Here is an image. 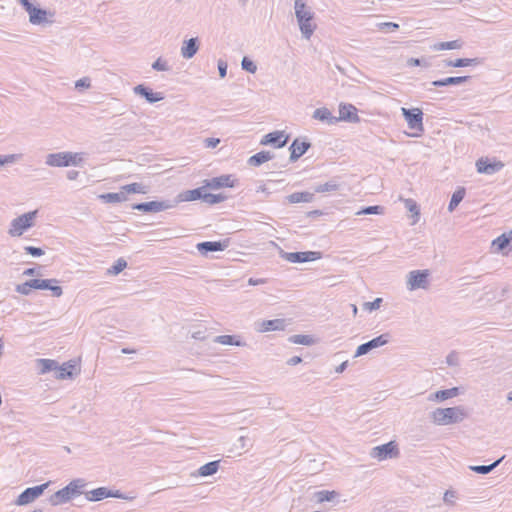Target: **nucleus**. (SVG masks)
<instances>
[{
    "instance_id": "1",
    "label": "nucleus",
    "mask_w": 512,
    "mask_h": 512,
    "mask_svg": "<svg viewBox=\"0 0 512 512\" xmlns=\"http://www.w3.org/2000/svg\"><path fill=\"white\" fill-rule=\"evenodd\" d=\"M294 10L301 34L303 38L309 40L317 27L313 22L314 13L307 6L305 0H295Z\"/></svg>"
},
{
    "instance_id": "2",
    "label": "nucleus",
    "mask_w": 512,
    "mask_h": 512,
    "mask_svg": "<svg viewBox=\"0 0 512 512\" xmlns=\"http://www.w3.org/2000/svg\"><path fill=\"white\" fill-rule=\"evenodd\" d=\"M467 417L463 406L436 408L430 413L432 422L439 426H446L462 422Z\"/></svg>"
},
{
    "instance_id": "3",
    "label": "nucleus",
    "mask_w": 512,
    "mask_h": 512,
    "mask_svg": "<svg viewBox=\"0 0 512 512\" xmlns=\"http://www.w3.org/2000/svg\"><path fill=\"white\" fill-rule=\"evenodd\" d=\"M84 486L85 482H69L67 486L52 494L49 501L53 506L67 503L75 496L80 495V489Z\"/></svg>"
},
{
    "instance_id": "4",
    "label": "nucleus",
    "mask_w": 512,
    "mask_h": 512,
    "mask_svg": "<svg viewBox=\"0 0 512 512\" xmlns=\"http://www.w3.org/2000/svg\"><path fill=\"white\" fill-rule=\"evenodd\" d=\"M37 210L24 213L12 220L9 229L11 236H21L23 232L33 226V221L36 218Z\"/></svg>"
},
{
    "instance_id": "5",
    "label": "nucleus",
    "mask_w": 512,
    "mask_h": 512,
    "mask_svg": "<svg viewBox=\"0 0 512 512\" xmlns=\"http://www.w3.org/2000/svg\"><path fill=\"white\" fill-rule=\"evenodd\" d=\"M177 201L162 200V201H149L141 202L132 205V209L144 213H158L176 207Z\"/></svg>"
},
{
    "instance_id": "6",
    "label": "nucleus",
    "mask_w": 512,
    "mask_h": 512,
    "mask_svg": "<svg viewBox=\"0 0 512 512\" xmlns=\"http://www.w3.org/2000/svg\"><path fill=\"white\" fill-rule=\"evenodd\" d=\"M430 272L427 269L413 270L407 275V289L414 291L417 289H427L429 286Z\"/></svg>"
},
{
    "instance_id": "7",
    "label": "nucleus",
    "mask_w": 512,
    "mask_h": 512,
    "mask_svg": "<svg viewBox=\"0 0 512 512\" xmlns=\"http://www.w3.org/2000/svg\"><path fill=\"white\" fill-rule=\"evenodd\" d=\"M279 255L282 259L291 263H305L318 260L322 257L320 251H304V252H286L280 250Z\"/></svg>"
},
{
    "instance_id": "8",
    "label": "nucleus",
    "mask_w": 512,
    "mask_h": 512,
    "mask_svg": "<svg viewBox=\"0 0 512 512\" xmlns=\"http://www.w3.org/2000/svg\"><path fill=\"white\" fill-rule=\"evenodd\" d=\"M401 112L410 129L420 133L424 132L423 112L421 109L402 107Z\"/></svg>"
},
{
    "instance_id": "9",
    "label": "nucleus",
    "mask_w": 512,
    "mask_h": 512,
    "mask_svg": "<svg viewBox=\"0 0 512 512\" xmlns=\"http://www.w3.org/2000/svg\"><path fill=\"white\" fill-rule=\"evenodd\" d=\"M51 482H44L41 485L30 487L25 489L17 498L15 503L19 506L27 505L34 500H36L39 496L43 494V492L48 488Z\"/></svg>"
},
{
    "instance_id": "10",
    "label": "nucleus",
    "mask_w": 512,
    "mask_h": 512,
    "mask_svg": "<svg viewBox=\"0 0 512 512\" xmlns=\"http://www.w3.org/2000/svg\"><path fill=\"white\" fill-rule=\"evenodd\" d=\"M399 454L398 446L394 441L372 448L370 455L378 460H386L397 457Z\"/></svg>"
},
{
    "instance_id": "11",
    "label": "nucleus",
    "mask_w": 512,
    "mask_h": 512,
    "mask_svg": "<svg viewBox=\"0 0 512 512\" xmlns=\"http://www.w3.org/2000/svg\"><path fill=\"white\" fill-rule=\"evenodd\" d=\"M205 187L211 190H218L221 188H233L238 183V180L231 174H223L203 181Z\"/></svg>"
},
{
    "instance_id": "12",
    "label": "nucleus",
    "mask_w": 512,
    "mask_h": 512,
    "mask_svg": "<svg viewBox=\"0 0 512 512\" xmlns=\"http://www.w3.org/2000/svg\"><path fill=\"white\" fill-rule=\"evenodd\" d=\"M389 341H390V334L383 333V334L369 340L368 342L359 345L356 349L354 357H360V356L366 355L373 349H376V348L386 345Z\"/></svg>"
},
{
    "instance_id": "13",
    "label": "nucleus",
    "mask_w": 512,
    "mask_h": 512,
    "mask_svg": "<svg viewBox=\"0 0 512 512\" xmlns=\"http://www.w3.org/2000/svg\"><path fill=\"white\" fill-rule=\"evenodd\" d=\"M221 460H214L202 465L196 469H190L187 473L181 475V477H209L213 476L220 469Z\"/></svg>"
},
{
    "instance_id": "14",
    "label": "nucleus",
    "mask_w": 512,
    "mask_h": 512,
    "mask_svg": "<svg viewBox=\"0 0 512 512\" xmlns=\"http://www.w3.org/2000/svg\"><path fill=\"white\" fill-rule=\"evenodd\" d=\"M25 11L29 14V21L33 25L53 23V20L48 19V16L53 17L54 12L47 11L46 9L40 7H36L33 4Z\"/></svg>"
},
{
    "instance_id": "15",
    "label": "nucleus",
    "mask_w": 512,
    "mask_h": 512,
    "mask_svg": "<svg viewBox=\"0 0 512 512\" xmlns=\"http://www.w3.org/2000/svg\"><path fill=\"white\" fill-rule=\"evenodd\" d=\"M504 167L500 160L491 161L488 157H481L476 161V169L480 174L493 175Z\"/></svg>"
},
{
    "instance_id": "16",
    "label": "nucleus",
    "mask_w": 512,
    "mask_h": 512,
    "mask_svg": "<svg viewBox=\"0 0 512 512\" xmlns=\"http://www.w3.org/2000/svg\"><path fill=\"white\" fill-rule=\"evenodd\" d=\"M76 155H73V152H58L48 154L46 157V164L52 167H68L71 163H75L73 158Z\"/></svg>"
},
{
    "instance_id": "17",
    "label": "nucleus",
    "mask_w": 512,
    "mask_h": 512,
    "mask_svg": "<svg viewBox=\"0 0 512 512\" xmlns=\"http://www.w3.org/2000/svg\"><path fill=\"white\" fill-rule=\"evenodd\" d=\"M230 244V239L226 238L219 241H204L196 245L198 252L202 256H207L208 253L224 251Z\"/></svg>"
},
{
    "instance_id": "18",
    "label": "nucleus",
    "mask_w": 512,
    "mask_h": 512,
    "mask_svg": "<svg viewBox=\"0 0 512 512\" xmlns=\"http://www.w3.org/2000/svg\"><path fill=\"white\" fill-rule=\"evenodd\" d=\"M289 140V135H286L284 131H274L263 136L260 141L261 145H272L275 148L284 147Z\"/></svg>"
},
{
    "instance_id": "19",
    "label": "nucleus",
    "mask_w": 512,
    "mask_h": 512,
    "mask_svg": "<svg viewBox=\"0 0 512 512\" xmlns=\"http://www.w3.org/2000/svg\"><path fill=\"white\" fill-rule=\"evenodd\" d=\"M136 95L143 97L148 103L154 104L164 99V95L161 92H154L150 87L139 84L133 88Z\"/></svg>"
},
{
    "instance_id": "20",
    "label": "nucleus",
    "mask_w": 512,
    "mask_h": 512,
    "mask_svg": "<svg viewBox=\"0 0 512 512\" xmlns=\"http://www.w3.org/2000/svg\"><path fill=\"white\" fill-rule=\"evenodd\" d=\"M310 147V142L306 140L300 141L299 138L294 139V141L291 143L289 147V161L292 163L296 162L301 156H303L309 150Z\"/></svg>"
},
{
    "instance_id": "21",
    "label": "nucleus",
    "mask_w": 512,
    "mask_h": 512,
    "mask_svg": "<svg viewBox=\"0 0 512 512\" xmlns=\"http://www.w3.org/2000/svg\"><path fill=\"white\" fill-rule=\"evenodd\" d=\"M357 108L348 103H341L339 105V121H346L349 123L360 122V117L357 114Z\"/></svg>"
},
{
    "instance_id": "22",
    "label": "nucleus",
    "mask_w": 512,
    "mask_h": 512,
    "mask_svg": "<svg viewBox=\"0 0 512 512\" xmlns=\"http://www.w3.org/2000/svg\"><path fill=\"white\" fill-rule=\"evenodd\" d=\"M258 332L283 331L287 322L286 319L263 320L256 323Z\"/></svg>"
},
{
    "instance_id": "23",
    "label": "nucleus",
    "mask_w": 512,
    "mask_h": 512,
    "mask_svg": "<svg viewBox=\"0 0 512 512\" xmlns=\"http://www.w3.org/2000/svg\"><path fill=\"white\" fill-rule=\"evenodd\" d=\"M205 183H203V186L192 189V190H186L178 195L176 199L173 201H177V204L182 201H195V200H202L204 202L205 200Z\"/></svg>"
},
{
    "instance_id": "24",
    "label": "nucleus",
    "mask_w": 512,
    "mask_h": 512,
    "mask_svg": "<svg viewBox=\"0 0 512 512\" xmlns=\"http://www.w3.org/2000/svg\"><path fill=\"white\" fill-rule=\"evenodd\" d=\"M199 50L198 38L185 40L181 47V55L185 59H191Z\"/></svg>"
},
{
    "instance_id": "25",
    "label": "nucleus",
    "mask_w": 512,
    "mask_h": 512,
    "mask_svg": "<svg viewBox=\"0 0 512 512\" xmlns=\"http://www.w3.org/2000/svg\"><path fill=\"white\" fill-rule=\"evenodd\" d=\"M312 117L319 121L326 122L329 125H333L339 122V118L333 116L331 111L326 107L317 108L313 112Z\"/></svg>"
},
{
    "instance_id": "26",
    "label": "nucleus",
    "mask_w": 512,
    "mask_h": 512,
    "mask_svg": "<svg viewBox=\"0 0 512 512\" xmlns=\"http://www.w3.org/2000/svg\"><path fill=\"white\" fill-rule=\"evenodd\" d=\"M471 77L470 76H451L439 80L432 81V85L434 87H445V86H453L460 85L467 82Z\"/></svg>"
},
{
    "instance_id": "27",
    "label": "nucleus",
    "mask_w": 512,
    "mask_h": 512,
    "mask_svg": "<svg viewBox=\"0 0 512 512\" xmlns=\"http://www.w3.org/2000/svg\"><path fill=\"white\" fill-rule=\"evenodd\" d=\"M274 158V154L270 151H260L251 157H249L247 163L250 166L259 167L263 163L272 160Z\"/></svg>"
},
{
    "instance_id": "28",
    "label": "nucleus",
    "mask_w": 512,
    "mask_h": 512,
    "mask_svg": "<svg viewBox=\"0 0 512 512\" xmlns=\"http://www.w3.org/2000/svg\"><path fill=\"white\" fill-rule=\"evenodd\" d=\"M314 193L303 191V192H294L286 197V200L290 204H296V203H310L314 200Z\"/></svg>"
},
{
    "instance_id": "29",
    "label": "nucleus",
    "mask_w": 512,
    "mask_h": 512,
    "mask_svg": "<svg viewBox=\"0 0 512 512\" xmlns=\"http://www.w3.org/2000/svg\"><path fill=\"white\" fill-rule=\"evenodd\" d=\"M445 66L447 67H467V66H476L481 64V60L479 58H458L456 60H445Z\"/></svg>"
},
{
    "instance_id": "30",
    "label": "nucleus",
    "mask_w": 512,
    "mask_h": 512,
    "mask_svg": "<svg viewBox=\"0 0 512 512\" xmlns=\"http://www.w3.org/2000/svg\"><path fill=\"white\" fill-rule=\"evenodd\" d=\"M74 369L75 364L72 361L65 362L61 366L58 365V368L56 369L55 373V378L61 380L72 378Z\"/></svg>"
},
{
    "instance_id": "31",
    "label": "nucleus",
    "mask_w": 512,
    "mask_h": 512,
    "mask_svg": "<svg viewBox=\"0 0 512 512\" xmlns=\"http://www.w3.org/2000/svg\"><path fill=\"white\" fill-rule=\"evenodd\" d=\"M463 45H464V42L461 39H456V40H452V41L435 43L431 48L434 51L457 50V49H461L463 47Z\"/></svg>"
},
{
    "instance_id": "32",
    "label": "nucleus",
    "mask_w": 512,
    "mask_h": 512,
    "mask_svg": "<svg viewBox=\"0 0 512 512\" xmlns=\"http://www.w3.org/2000/svg\"><path fill=\"white\" fill-rule=\"evenodd\" d=\"M215 343L223 345H234V346H245V342L240 339L237 335H219L214 338Z\"/></svg>"
},
{
    "instance_id": "33",
    "label": "nucleus",
    "mask_w": 512,
    "mask_h": 512,
    "mask_svg": "<svg viewBox=\"0 0 512 512\" xmlns=\"http://www.w3.org/2000/svg\"><path fill=\"white\" fill-rule=\"evenodd\" d=\"M99 199H101L104 203H120L127 200V196L125 192L121 189L119 192H109L105 194L99 195Z\"/></svg>"
},
{
    "instance_id": "34",
    "label": "nucleus",
    "mask_w": 512,
    "mask_h": 512,
    "mask_svg": "<svg viewBox=\"0 0 512 512\" xmlns=\"http://www.w3.org/2000/svg\"><path fill=\"white\" fill-rule=\"evenodd\" d=\"M466 194V190L464 187H458L451 196L450 202L448 204V210L450 212L454 211L456 207L460 204V202L464 199Z\"/></svg>"
},
{
    "instance_id": "35",
    "label": "nucleus",
    "mask_w": 512,
    "mask_h": 512,
    "mask_svg": "<svg viewBox=\"0 0 512 512\" xmlns=\"http://www.w3.org/2000/svg\"><path fill=\"white\" fill-rule=\"evenodd\" d=\"M37 368L41 374L55 371L58 368V362L52 359H37Z\"/></svg>"
},
{
    "instance_id": "36",
    "label": "nucleus",
    "mask_w": 512,
    "mask_h": 512,
    "mask_svg": "<svg viewBox=\"0 0 512 512\" xmlns=\"http://www.w3.org/2000/svg\"><path fill=\"white\" fill-rule=\"evenodd\" d=\"M110 489L106 487H99L93 489L87 493V499L89 501H100L109 497Z\"/></svg>"
},
{
    "instance_id": "37",
    "label": "nucleus",
    "mask_w": 512,
    "mask_h": 512,
    "mask_svg": "<svg viewBox=\"0 0 512 512\" xmlns=\"http://www.w3.org/2000/svg\"><path fill=\"white\" fill-rule=\"evenodd\" d=\"M512 241V234H502L496 239L493 240L492 246L495 248L496 251L500 252L503 251Z\"/></svg>"
},
{
    "instance_id": "38",
    "label": "nucleus",
    "mask_w": 512,
    "mask_h": 512,
    "mask_svg": "<svg viewBox=\"0 0 512 512\" xmlns=\"http://www.w3.org/2000/svg\"><path fill=\"white\" fill-rule=\"evenodd\" d=\"M504 456L493 462L489 465H471L468 466V470L479 473V474H488L491 472L494 468H496L499 463L503 460Z\"/></svg>"
},
{
    "instance_id": "39",
    "label": "nucleus",
    "mask_w": 512,
    "mask_h": 512,
    "mask_svg": "<svg viewBox=\"0 0 512 512\" xmlns=\"http://www.w3.org/2000/svg\"><path fill=\"white\" fill-rule=\"evenodd\" d=\"M288 341L293 344H300L310 346L315 343V339L311 335L296 334L288 338Z\"/></svg>"
},
{
    "instance_id": "40",
    "label": "nucleus",
    "mask_w": 512,
    "mask_h": 512,
    "mask_svg": "<svg viewBox=\"0 0 512 512\" xmlns=\"http://www.w3.org/2000/svg\"><path fill=\"white\" fill-rule=\"evenodd\" d=\"M339 189V183L335 179H331L324 184L315 186L314 191L316 193L333 192Z\"/></svg>"
},
{
    "instance_id": "41",
    "label": "nucleus",
    "mask_w": 512,
    "mask_h": 512,
    "mask_svg": "<svg viewBox=\"0 0 512 512\" xmlns=\"http://www.w3.org/2000/svg\"><path fill=\"white\" fill-rule=\"evenodd\" d=\"M123 192H125V195L127 196L128 193H140L145 194L147 193V188L142 183H131L127 184L121 187Z\"/></svg>"
},
{
    "instance_id": "42",
    "label": "nucleus",
    "mask_w": 512,
    "mask_h": 512,
    "mask_svg": "<svg viewBox=\"0 0 512 512\" xmlns=\"http://www.w3.org/2000/svg\"><path fill=\"white\" fill-rule=\"evenodd\" d=\"M337 496H338V493L336 491H327V490L318 491L314 494L316 501L319 503H322L325 501H327V502L332 501Z\"/></svg>"
},
{
    "instance_id": "43",
    "label": "nucleus",
    "mask_w": 512,
    "mask_h": 512,
    "mask_svg": "<svg viewBox=\"0 0 512 512\" xmlns=\"http://www.w3.org/2000/svg\"><path fill=\"white\" fill-rule=\"evenodd\" d=\"M127 267V261L124 258H119L115 263L107 270L110 275H118Z\"/></svg>"
},
{
    "instance_id": "44",
    "label": "nucleus",
    "mask_w": 512,
    "mask_h": 512,
    "mask_svg": "<svg viewBox=\"0 0 512 512\" xmlns=\"http://www.w3.org/2000/svg\"><path fill=\"white\" fill-rule=\"evenodd\" d=\"M205 200L204 202L209 205H215L218 203H221L227 199V197L224 194H212V193H205Z\"/></svg>"
},
{
    "instance_id": "45",
    "label": "nucleus",
    "mask_w": 512,
    "mask_h": 512,
    "mask_svg": "<svg viewBox=\"0 0 512 512\" xmlns=\"http://www.w3.org/2000/svg\"><path fill=\"white\" fill-rule=\"evenodd\" d=\"M439 396H440V401L443 402L447 399H450V398H453V397H456L460 394V388L459 387H452V388H449V389H444V390H439Z\"/></svg>"
},
{
    "instance_id": "46",
    "label": "nucleus",
    "mask_w": 512,
    "mask_h": 512,
    "mask_svg": "<svg viewBox=\"0 0 512 512\" xmlns=\"http://www.w3.org/2000/svg\"><path fill=\"white\" fill-rule=\"evenodd\" d=\"M384 207L380 205L367 206L356 212V215H371V214H382Z\"/></svg>"
},
{
    "instance_id": "47",
    "label": "nucleus",
    "mask_w": 512,
    "mask_h": 512,
    "mask_svg": "<svg viewBox=\"0 0 512 512\" xmlns=\"http://www.w3.org/2000/svg\"><path fill=\"white\" fill-rule=\"evenodd\" d=\"M241 67L243 70L249 72V73H255L257 70L256 64L248 57H243L241 61Z\"/></svg>"
},
{
    "instance_id": "48",
    "label": "nucleus",
    "mask_w": 512,
    "mask_h": 512,
    "mask_svg": "<svg viewBox=\"0 0 512 512\" xmlns=\"http://www.w3.org/2000/svg\"><path fill=\"white\" fill-rule=\"evenodd\" d=\"M109 497L120 498L124 500H134L136 498V494L134 492H129L127 494L121 493L119 490L110 489Z\"/></svg>"
},
{
    "instance_id": "49",
    "label": "nucleus",
    "mask_w": 512,
    "mask_h": 512,
    "mask_svg": "<svg viewBox=\"0 0 512 512\" xmlns=\"http://www.w3.org/2000/svg\"><path fill=\"white\" fill-rule=\"evenodd\" d=\"M21 156L19 154L0 155V167L15 163Z\"/></svg>"
},
{
    "instance_id": "50",
    "label": "nucleus",
    "mask_w": 512,
    "mask_h": 512,
    "mask_svg": "<svg viewBox=\"0 0 512 512\" xmlns=\"http://www.w3.org/2000/svg\"><path fill=\"white\" fill-rule=\"evenodd\" d=\"M24 250L26 251L27 254L33 256V257H40L42 255H44L45 251L40 248V247H35V246H26L24 247Z\"/></svg>"
},
{
    "instance_id": "51",
    "label": "nucleus",
    "mask_w": 512,
    "mask_h": 512,
    "mask_svg": "<svg viewBox=\"0 0 512 512\" xmlns=\"http://www.w3.org/2000/svg\"><path fill=\"white\" fill-rule=\"evenodd\" d=\"M379 28L384 32H394L399 29V24L394 22H384L379 24Z\"/></svg>"
},
{
    "instance_id": "52",
    "label": "nucleus",
    "mask_w": 512,
    "mask_h": 512,
    "mask_svg": "<svg viewBox=\"0 0 512 512\" xmlns=\"http://www.w3.org/2000/svg\"><path fill=\"white\" fill-rule=\"evenodd\" d=\"M152 68L156 71H168L169 66L167 65V62L162 60V58H158L156 61L153 62Z\"/></svg>"
},
{
    "instance_id": "53",
    "label": "nucleus",
    "mask_w": 512,
    "mask_h": 512,
    "mask_svg": "<svg viewBox=\"0 0 512 512\" xmlns=\"http://www.w3.org/2000/svg\"><path fill=\"white\" fill-rule=\"evenodd\" d=\"M405 207L415 216H419V208L413 199H405Z\"/></svg>"
},
{
    "instance_id": "54",
    "label": "nucleus",
    "mask_w": 512,
    "mask_h": 512,
    "mask_svg": "<svg viewBox=\"0 0 512 512\" xmlns=\"http://www.w3.org/2000/svg\"><path fill=\"white\" fill-rule=\"evenodd\" d=\"M31 286H29V281H26L22 284H18L15 287V291L22 295H29L31 293Z\"/></svg>"
},
{
    "instance_id": "55",
    "label": "nucleus",
    "mask_w": 512,
    "mask_h": 512,
    "mask_svg": "<svg viewBox=\"0 0 512 512\" xmlns=\"http://www.w3.org/2000/svg\"><path fill=\"white\" fill-rule=\"evenodd\" d=\"M382 303V298H376L375 300L371 302H365L364 303V309L368 311H374L380 308V305Z\"/></svg>"
},
{
    "instance_id": "56",
    "label": "nucleus",
    "mask_w": 512,
    "mask_h": 512,
    "mask_svg": "<svg viewBox=\"0 0 512 512\" xmlns=\"http://www.w3.org/2000/svg\"><path fill=\"white\" fill-rule=\"evenodd\" d=\"M91 86V80L88 77H83L75 82V88L78 90L87 89Z\"/></svg>"
},
{
    "instance_id": "57",
    "label": "nucleus",
    "mask_w": 512,
    "mask_h": 512,
    "mask_svg": "<svg viewBox=\"0 0 512 512\" xmlns=\"http://www.w3.org/2000/svg\"><path fill=\"white\" fill-rule=\"evenodd\" d=\"M407 66H409V67H414V66L428 67V63L423 58H409L407 60Z\"/></svg>"
},
{
    "instance_id": "58",
    "label": "nucleus",
    "mask_w": 512,
    "mask_h": 512,
    "mask_svg": "<svg viewBox=\"0 0 512 512\" xmlns=\"http://www.w3.org/2000/svg\"><path fill=\"white\" fill-rule=\"evenodd\" d=\"M446 363L449 366H457L459 364L458 354L455 351L450 352L446 357Z\"/></svg>"
},
{
    "instance_id": "59",
    "label": "nucleus",
    "mask_w": 512,
    "mask_h": 512,
    "mask_svg": "<svg viewBox=\"0 0 512 512\" xmlns=\"http://www.w3.org/2000/svg\"><path fill=\"white\" fill-rule=\"evenodd\" d=\"M227 62L222 60V59H219L218 62H217V68H218V72H219V76L221 78H224L226 77L227 75Z\"/></svg>"
},
{
    "instance_id": "60",
    "label": "nucleus",
    "mask_w": 512,
    "mask_h": 512,
    "mask_svg": "<svg viewBox=\"0 0 512 512\" xmlns=\"http://www.w3.org/2000/svg\"><path fill=\"white\" fill-rule=\"evenodd\" d=\"M456 499V492L453 491V490H447L445 493H444V496H443V501L446 503V504H449V505H452L454 504V500Z\"/></svg>"
},
{
    "instance_id": "61",
    "label": "nucleus",
    "mask_w": 512,
    "mask_h": 512,
    "mask_svg": "<svg viewBox=\"0 0 512 512\" xmlns=\"http://www.w3.org/2000/svg\"><path fill=\"white\" fill-rule=\"evenodd\" d=\"M57 279H39L40 290H47L50 288V284H58Z\"/></svg>"
},
{
    "instance_id": "62",
    "label": "nucleus",
    "mask_w": 512,
    "mask_h": 512,
    "mask_svg": "<svg viewBox=\"0 0 512 512\" xmlns=\"http://www.w3.org/2000/svg\"><path fill=\"white\" fill-rule=\"evenodd\" d=\"M220 143V139L219 138H214V137H210V138H206L204 139V147L205 148H215L217 147V145Z\"/></svg>"
},
{
    "instance_id": "63",
    "label": "nucleus",
    "mask_w": 512,
    "mask_h": 512,
    "mask_svg": "<svg viewBox=\"0 0 512 512\" xmlns=\"http://www.w3.org/2000/svg\"><path fill=\"white\" fill-rule=\"evenodd\" d=\"M47 290L51 291L54 297H60L63 294V289L58 284H50Z\"/></svg>"
},
{
    "instance_id": "64",
    "label": "nucleus",
    "mask_w": 512,
    "mask_h": 512,
    "mask_svg": "<svg viewBox=\"0 0 512 512\" xmlns=\"http://www.w3.org/2000/svg\"><path fill=\"white\" fill-rule=\"evenodd\" d=\"M302 362V358L300 356H293L290 359H288L287 364L290 366H295Z\"/></svg>"
}]
</instances>
